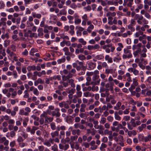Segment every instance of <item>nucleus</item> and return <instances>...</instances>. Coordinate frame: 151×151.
Segmentation results:
<instances>
[{
  "label": "nucleus",
  "instance_id": "obj_25",
  "mask_svg": "<svg viewBox=\"0 0 151 151\" xmlns=\"http://www.w3.org/2000/svg\"><path fill=\"white\" fill-rule=\"evenodd\" d=\"M109 91V89H106L105 90L106 93H101V96L103 97H105L106 96V97L107 96H109V93H108Z\"/></svg>",
  "mask_w": 151,
  "mask_h": 151
},
{
  "label": "nucleus",
  "instance_id": "obj_29",
  "mask_svg": "<svg viewBox=\"0 0 151 151\" xmlns=\"http://www.w3.org/2000/svg\"><path fill=\"white\" fill-rule=\"evenodd\" d=\"M132 57V55L131 53H129L128 54L123 55L122 56V58L124 59L127 58H129Z\"/></svg>",
  "mask_w": 151,
  "mask_h": 151
},
{
  "label": "nucleus",
  "instance_id": "obj_48",
  "mask_svg": "<svg viewBox=\"0 0 151 151\" xmlns=\"http://www.w3.org/2000/svg\"><path fill=\"white\" fill-rule=\"evenodd\" d=\"M37 51V49H32L29 52V54L31 55H34V53Z\"/></svg>",
  "mask_w": 151,
  "mask_h": 151
},
{
  "label": "nucleus",
  "instance_id": "obj_7",
  "mask_svg": "<svg viewBox=\"0 0 151 151\" xmlns=\"http://www.w3.org/2000/svg\"><path fill=\"white\" fill-rule=\"evenodd\" d=\"M96 63L91 62L88 61L86 64V66L88 68V69L89 70L93 69L96 67Z\"/></svg>",
  "mask_w": 151,
  "mask_h": 151
},
{
  "label": "nucleus",
  "instance_id": "obj_60",
  "mask_svg": "<svg viewBox=\"0 0 151 151\" xmlns=\"http://www.w3.org/2000/svg\"><path fill=\"white\" fill-rule=\"evenodd\" d=\"M16 135V133L14 131H12L10 132V136L13 138L15 137Z\"/></svg>",
  "mask_w": 151,
  "mask_h": 151
},
{
  "label": "nucleus",
  "instance_id": "obj_54",
  "mask_svg": "<svg viewBox=\"0 0 151 151\" xmlns=\"http://www.w3.org/2000/svg\"><path fill=\"white\" fill-rule=\"evenodd\" d=\"M139 140L140 141H144L145 137L142 135H139L138 136Z\"/></svg>",
  "mask_w": 151,
  "mask_h": 151
},
{
  "label": "nucleus",
  "instance_id": "obj_64",
  "mask_svg": "<svg viewBox=\"0 0 151 151\" xmlns=\"http://www.w3.org/2000/svg\"><path fill=\"white\" fill-rule=\"evenodd\" d=\"M17 93L16 91H14V92L12 93L11 94V97L12 98H14L17 95Z\"/></svg>",
  "mask_w": 151,
  "mask_h": 151
},
{
  "label": "nucleus",
  "instance_id": "obj_47",
  "mask_svg": "<svg viewBox=\"0 0 151 151\" xmlns=\"http://www.w3.org/2000/svg\"><path fill=\"white\" fill-rule=\"evenodd\" d=\"M104 58V56L102 55H98L96 56V59L98 60L103 59Z\"/></svg>",
  "mask_w": 151,
  "mask_h": 151
},
{
  "label": "nucleus",
  "instance_id": "obj_6",
  "mask_svg": "<svg viewBox=\"0 0 151 151\" xmlns=\"http://www.w3.org/2000/svg\"><path fill=\"white\" fill-rule=\"evenodd\" d=\"M60 109L58 108H56L54 111L51 112V114L52 116H55L57 117H59L60 116Z\"/></svg>",
  "mask_w": 151,
  "mask_h": 151
},
{
  "label": "nucleus",
  "instance_id": "obj_27",
  "mask_svg": "<svg viewBox=\"0 0 151 151\" xmlns=\"http://www.w3.org/2000/svg\"><path fill=\"white\" fill-rule=\"evenodd\" d=\"M125 77L127 78V80L128 82L132 81L131 75L129 73H127L125 75Z\"/></svg>",
  "mask_w": 151,
  "mask_h": 151
},
{
  "label": "nucleus",
  "instance_id": "obj_17",
  "mask_svg": "<svg viewBox=\"0 0 151 151\" xmlns=\"http://www.w3.org/2000/svg\"><path fill=\"white\" fill-rule=\"evenodd\" d=\"M122 103L121 102L118 101L116 103V105L114 106V109L115 110H118L120 109Z\"/></svg>",
  "mask_w": 151,
  "mask_h": 151
},
{
  "label": "nucleus",
  "instance_id": "obj_37",
  "mask_svg": "<svg viewBox=\"0 0 151 151\" xmlns=\"http://www.w3.org/2000/svg\"><path fill=\"white\" fill-rule=\"evenodd\" d=\"M146 126V125L145 124H142L141 126H140L138 127V129L140 132L142 131L143 129L145 128Z\"/></svg>",
  "mask_w": 151,
  "mask_h": 151
},
{
  "label": "nucleus",
  "instance_id": "obj_24",
  "mask_svg": "<svg viewBox=\"0 0 151 151\" xmlns=\"http://www.w3.org/2000/svg\"><path fill=\"white\" fill-rule=\"evenodd\" d=\"M136 49L137 50L133 53L135 57L138 54H141V48H137Z\"/></svg>",
  "mask_w": 151,
  "mask_h": 151
},
{
  "label": "nucleus",
  "instance_id": "obj_26",
  "mask_svg": "<svg viewBox=\"0 0 151 151\" xmlns=\"http://www.w3.org/2000/svg\"><path fill=\"white\" fill-rule=\"evenodd\" d=\"M50 134L52 138H54L58 136L59 132L58 131H55L51 133Z\"/></svg>",
  "mask_w": 151,
  "mask_h": 151
},
{
  "label": "nucleus",
  "instance_id": "obj_46",
  "mask_svg": "<svg viewBox=\"0 0 151 151\" xmlns=\"http://www.w3.org/2000/svg\"><path fill=\"white\" fill-rule=\"evenodd\" d=\"M104 133L105 135L108 134L111 135L112 134V132L111 131H109L108 129H105L104 131Z\"/></svg>",
  "mask_w": 151,
  "mask_h": 151
},
{
  "label": "nucleus",
  "instance_id": "obj_15",
  "mask_svg": "<svg viewBox=\"0 0 151 151\" xmlns=\"http://www.w3.org/2000/svg\"><path fill=\"white\" fill-rule=\"evenodd\" d=\"M136 151H145L146 148L144 147H141L139 145H137L135 147Z\"/></svg>",
  "mask_w": 151,
  "mask_h": 151
},
{
  "label": "nucleus",
  "instance_id": "obj_35",
  "mask_svg": "<svg viewBox=\"0 0 151 151\" xmlns=\"http://www.w3.org/2000/svg\"><path fill=\"white\" fill-rule=\"evenodd\" d=\"M51 150L53 151H58V146L56 144H54L53 146L51 147Z\"/></svg>",
  "mask_w": 151,
  "mask_h": 151
},
{
  "label": "nucleus",
  "instance_id": "obj_63",
  "mask_svg": "<svg viewBox=\"0 0 151 151\" xmlns=\"http://www.w3.org/2000/svg\"><path fill=\"white\" fill-rule=\"evenodd\" d=\"M76 94H77V96H76V97H80L82 96V92L80 91H76Z\"/></svg>",
  "mask_w": 151,
  "mask_h": 151
},
{
  "label": "nucleus",
  "instance_id": "obj_58",
  "mask_svg": "<svg viewBox=\"0 0 151 151\" xmlns=\"http://www.w3.org/2000/svg\"><path fill=\"white\" fill-rule=\"evenodd\" d=\"M139 76L141 78V80L142 82H143L144 81V76L143 75V73L142 71H141L140 73Z\"/></svg>",
  "mask_w": 151,
  "mask_h": 151
},
{
  "label": "nucleus",
  "instance_id": "obj_1",
  "mask_svg": "<svg viewBox=\"0 0 151 151\" xmlns=\"http://www.w3.org/2000/svg\"><path fill=\"white\" fill-rule=\"evenodd\" d=\"M134 19L137 20V23L139 24H142L143 23L144 24L148 23V21L142 15L136 14L134 17Z\"/></svg>",
  "mask_w": 151,
  "mask_h": 151
},
{
  "label": "nucleus",
  "instance_id": "obj_51",
  "mask_svg": "<svg viewBox=\"0 0 151 151\" xmlns=\"http://www.w3.org/2000/svg\"><path fill=\"white\" fill-rule=\"evenodd\" d=\"M133 25L129 24L127 26L128 29H130L132 32H134L135 30L134 28L133 27Z\"/></svg>",
  "mask_w": 151,
  "mask_h": 151
},
{
  "label": "nucleus",
  "instance_id": "obj_44",
  "mask_svg": "<svg viewBox=\"0 0 151 151\" xmlns=\"http://www.w3.org/2000/svg\"><path fill=\"white\" fill-rule=\"evenodd\" d=\"M143 34V32L142 31L139 30L135 34V36L136 37H139L140 35H142Z\"/></svg>",
  "mask_w": 151,
  "mask_h": 151
},
{
  "label": "nucleus",
  "instance_id": "obj_59",
  "mask_svg": "<svg viewBox=\"0 0 151 151\" xmlns=\"http://www.w3.org/2000/svg\"><path fill=\"white\" fill-rule=\"evenodd\" d=\"M99 63H100L101 64L103 68H107L108 67L107 63L105 62H103L102 63H101V62H100Z\"/></svg>",
  "mask_w": 151,
  "mask_h": 151
},
{
  "label": "nucleus",
  "instance_id": "obj_61",
  "mask_svg": "<svg viewBox=\"0 0 151 151\" xmlns=\"http://www.w3.org/2000/svg\"><path fill=\"white\" fill-rule=\"evenodd\" d=\"M86 11H90L91 10V6L90 5H88L86 7H85L83 8Z\"/></svg>",
  "mask_w": 151,
  "mask_h": 151
},
{
  "label": "nucleus",
  "instance_id": "obj_53",
  "mask_svg": "<svg viewBox=\"0 0 151 151\" xmlns=\"http://www.w3.org/2000/svg\"><path fill=\"white\" fill-rule=\"evenodd\" d=\"M33 94L36 96H38L39 94V93L37 89L36 88H35L33 91Z\"/></svg>",
  "mask_w": 151,
  "mask_h": 151
},
{
  "label": "nucleus",
  "instance_id": "obj_36",
  "mask_svg": "<svg viewBox=\"0 0 151 151\" xmlns=\"http://www.w3.org/2000/svg\"><path fill=\"white\" fill-rule=\"evenodd\" d=\"M114 117L116 119L120 120L121 119V117L119 115L118 112L116 111L114 113Z\"/></svg>",
  "mask_w": 151,
  "mask_h": 151
},
{
  "label": "nucleus",
  "instance_id": "obj_2",
  "mask_svg": "<svg viewBox=\"0 0 151 151\" xmlns=\"http://www.w3.org/2000/svg\"><path fill=\"white\" fill-rule=\"evenodd\" d=\"M41 117H44L45 118V124L46 125L50 122H52L53 121L54 118L53 117H49V116L46 115V114L45 112H43L41 114Z\"/></svg>",
  "mask_w": 151,
  "mask_h": 151
},
{
  "label": "nucleus",
  "instance_id": "obj_43",
  "mask_svg": "<svg viewBox=\"0 0 151 151\" xmlns=\"http://www.w3.org/2000/svg\"><path fill=\"white\" fill-rule=\"evenodd\" d=\"M65 61V57L58 59L57 61L58 64H60L61 63H64Z\"/></svg>",
  "mask_w": 151,
  "mask_h": 151
},
{
  "label": "nucleus",
  "instance_id": "obj_30",
  "mask_svg": "<svg viewBox=\"0 0 151 151\" xmlns=\"http://www.w3.org/2000/svg\"><path fill=\"white\" fill-rule=\"evenodd\" d=\"M50 126L51 129L53 130H55L56 129V126L55 123L52 122L50 124Z\"/></svg>",
  "mask_w": 151,
  "mask_h": 151
},
{
  "label": "nucleus",
  "instance_id": "obj_55",
  "mask_svg": "<svg viewBox=\"0 0 151 151\" xmlns=\"http://www.w3.org/2000/svg\"><path fill=\"white\" fill-rule=\"evenodd\" d=\"M65 133L64 131H61L60 132L59 134V138H61L62 137H64Z\"/></svg>",
  "mask_w": 151,
  "mask_h": 151
},
{
  "label": "nucleus",
  "instance_id": "obj_42",
  "mask_svg": "<svg viewBox=\"0 0 151 151\" xmlns=\"http://www.w3.org/2000/svg\"><path fill=\"white\" fill-rule=\"evenodd\" d=\"M1 37L2 39H4L5 38L8 39L9 38V33H6L5 34L2 35Z\"/></svg>",
  "mask_w": 151,
  "mask_h": 151
},
{
  "label": "nucleus",
  "instance_id": "obj_33",
  "mask_svg": "<svg viewBox=\"0 0 151 151\" xmlns=\"http://www.w3.org/2000/svg\"><path fill=\"white\" fill-rule=\"evenodd\" d=\"M78 42L83 45H86L87 43L84 40V39L83 38L79 39L78 40Z\"/></svg>",
  "mask_w": 151,
  "mask_h": 151
},
{
  "label": "nucleus",
  "instance_id": "obj_11",
  "mask_svg": "<svg viewBox=\"0 0 151 151\" xmlns=\"http://www.w3.org/2000/svg\"><path fill=\"white\" fill-rule=\"evenodd\" d=\"M59 147L60 150L65 151L67 150L69 147V145L68 144H65L64 145L60 143L59 144Z\"/></svg>",
  "mask_w": 151,
  "mask_h": 151
},
{
  "label": "nucleus",
  "instance_id": "obj_18",
  "mask_svg": "<svg viewBox=\"0 0 151 151\" xmlns=\"http://www.w3.org/2000/svg\"><path fill=\"white\" fill-rule=\"evenodd\" d=\"M74 27V26L73 25H71L70 26V30L69 31V33L71 35H73L75 33Z\"/></svg>",
  "mask_w": 151,
  "mask_h": 151
},
{
  "label": "nucleus",
  "instance_id": "obj_16",
  "mask_svg": "<svg viewBox=\"0 0 151 151\" xmlns=\"http://www.w3.org/2000/svg\"><path fill=\"white\" fill-rule=\"evenodd\" d=\"M105 60L107 61L109 63H111L113 62L112 58L110 57L109 55H106L105 57Z\"/></svg>",
  "mask_w": 151,
  "mask_h": 151
},
{
  "label": "nucleus",
  "instance_id": "obj_32",
  "mask_svg": "<svg viewBox=\"0 0 151 151\" xmlns=\"http://www.w3.org/2000/svg\"><path fill=\"white\" fill-rule=\"evenodd\" d=\"M52 78H53V80H57L58 81H60L61 79V76L60 75H55L52 77Z\"/></svg>",
  "mask_w": 151,
  "mask_h": 151
},
{
  "label": "nucleus",
  "instance_id": "obj_4",
  "mask_svg": "<svg viewBox=\"0 0 151 151\" xmlns=\"http://www.w3.org/2000/svg\"><path fill=\"white\" fill-rule=\"evenodd\" d=\"M132 68H128V70L129 72H132L135 76L138 75L139 74V71L136 69L137 67V65L135 63H133L132 65Z\"/></svg>",
  "mask_w": 151,
  "mask_h": 151
},
{
  "label": "nucleus",
  "instance_id": "obj_56",
  "mask_svg": "<svg viewBox=\"0 0 151 151\" xmlns=\"http://www.w3.org/2000/svg\"><path fill=\"white\" fill-rule=\"evenodd\" d=\"M81 20L78 18H76L75 19L74 23L76 24H78L81 23Z\"/></svg>",
  "mask_w": 151,
  "mask_h": 151
},
{
  "label": "nucleus",
  "instance_id": "obj_31",
  "mask_svg": "<svg viewBox=\"0 0 151 151\" xmlns=\"http://www.w3.org/2000/svg\"><path fill=\"white\" fill-rule=\"evenodd\" d=\"M151 140V135L149 134L147 136L145 137L144 141L147 142L148 141H150Z\"/></svg>",
  "mask_w": 151,
  "mask_h": 151
},
{
  "label": "nucleus",
  "instance_id": "obj_23",
  "mask_svg": "<svg viewBox=\"0 0 151 151\" xmlns=\"http://www.w3.org/2000/svg\"><path fill=\"white\" fill-rule=\"evenodd\" d=\"M60 83L62 84L63 86L65 88L68 87L69 85L68 80H67L66 81H63L62 80V81H60Z\"/></svg>",
  "mask_w": 151,
  "mask_h": 151
},
{
  "label": "nucleus",
  "instance_id": "obj_39",
  "mask_svg": "<svg viewBox=\"0 0 151 151\" xmlns=\"http://www.w3.org/2000/svg\"><path fill=\"white\" fill-rule=\"evenodd\" d=\"M78 138V136L76 135L71 136L70 137V140L71 142H73V141L76 140Z\"/></svg>",
  "mask_w": 151,
  "mask_h": 151
},
{
  "label": "nucleus",
  "instance_id": "obj_34",
  "mask_svg": "<svg viewBox=\"0 0 151 151\" xmlns=\"http://www.w3.org/2000/svg\"><path fill=\"white\" fill-rule=\"evenodd\" d=\"M38 129V127L33 126L32 127V128L31 129L30 132L31 134H34L35 133V131Z\"/></svg>",
  "mask_w": 151,
  "mask_h": 151
},
{
  "label": "nucleus",
  "instance_id": "obj_12",
  "mask_svg": "<svg viewBox=\"0 0 151 151\" xmlns=\"http://www.w3.org/2000/svg\"><path fill=\"white\" fill-rule=\"evenodd\" d=\"M54 139H50L48 140H46L44 143V145L48 147H50L51 146V143L53 144Z\"/></svg>",
  "mask_w": 151,
  "mask_h": 151
},
{
  "label": "nucleus",
  "instance_id": "obj_50",
  "mask_svg": "<svg viewBox=\"0 0 151 151\" xmlns=\"http://www.w3.org/2000/svg\"><path fill=\"white\" fill-rule=\"evenodd\" d=\"M6 52L8 54H9L10 56H12L14 55V52H11L8 48L6 49Z\"/></svg>",
  "mask_w": 151,
  "mask_h": 151
},
{
  "label": "nucleus",
  "instance_id": "obj_62",
  "mask_svg": "<svg viewBox=\"0 0 151 151\" xmlns=\"http://www.w3.org/2000/svg\"><path fill=\"white\" fill-rule=\"evenodd\" d=\"M27 145V144H26L24 142H20L19 143V145L20 147L21 148L25 146H26Z\"/></svg>",
  "mask_w": 151,
  "mask_h": 151
},
{
  "label": "nucleus",
  "instance_id": "obj_41",
  "mask_svg": "<svg viewBox=\"0 0 151 151\" xmlns=\"http://www.w3.org/2000/svg\"><path fill=\"white\" fill-rule=\"evenodd\" d=\"M90 142H83L81 145L82 146H84L86 148H88L90 147Z\"/></svg>",
  "mask_w": 151,
  "mask_h": 151
},
{
  "label": "nucleus",
  "instance_id": "obj_13",
  "mask_svg": "<svg viewBox=\"0 0 151 151\" xmlns=\"http://www.w3.org/2000/svg\"><path fill=\"white\" fill-rule=\"evenodd\" d=\"M74 127L75 129L79 128L81 129H86V127L80 123H76L74 124Z\"/></svg>",
  "mask_w": 151,
  "mask_h": 151
},
{
  "label": "nucleus",
  "instance_id": "obj_40",
  "mask_svg": "<svg viewBox=\"0 0 151 151\" xmlns=\"http://www.w3.org/2000/svg\"><path fill=\"white\" fill-rule=\"evenodd\" d=\"M113 70L112 69H106L105 70V73L107 74L109 73H112L113 72Z\"/></svg>",
  "mask_w": 151,
  "mask_h": 151
},
{
  "label": "nucleus",
  "instance_id": "obj_38",
  "mask_svg": "<svg viewBox=\"0 0 151 151\" xmlns=\"http://www.w3.org/2000/svg\"><path fill=\"white\" fill-rule=\"evenodd\" d=\"M28 91L27 90H25L24 91V95L23 96V97L24 98L27 99L29 97V95L28 93Z\"/></svg>",
  "mask_w": 151,
  "mask_h": 151
},
{
  "label": "nucleus",
  "instance_id": "obj_22",
  "mask_svg": "<svg viewBox=\"0 0 151 151\" xmlns=\"http://www.w3.org/2000/svg\"><path fill=\"white\" fill-rule=\"evenodd\" d=\"M27 70L29 71H30L31 70H35L36 69V67L35 65H32V66H29L27 68Z\"/></svg>",
  "mask_w": 151,
  "mask_h": 151
},
{
  "label": "nucleus",
  "instance_id": "obj_28",
  "mask_svg": "<svg viewBox=\"0 0 151 151\" xmlns=\"http://www.w3.org/2000/svg\"><path fill=\"white\" fill-rule=\"evenodd\" d=\"M142 45V44L141 43H139L137 45H134L133 46L132 49L133 50H134L137 48H141Z\"/></svg>",
  "mask_w": 151,
  "mask_h": 151
},
{
  "label": "nucleus",
  "instance_id": "obj_20",
  "mask_svg": "<svg viewBox=\"0 0 151 151\" xmlns=\"http://www.w3.org/2000/svg\"><path fill=\"white\" fill-rule=\"evenodd\" d=\"M107 147V145L105 143H102L101 144L99 149L101 151H103L105 150V148H106Z\"/></svg>",
  "mask_w": 151,
  "mask_h": 151
},
{
  "label": "nucleus",
  "instance_id": "obj_52",
  "mask_svg": "<svg viewBox=\"0 0 151 151\" xmlns=\"http://www.w3.org/2000/svg\"><path fill=\"white\" fill-rule=\"evenodd\" d=\"M44 118V117H41L40 116V119L39 120V122L41 125H42L45 123V120Z\"/></svg>",
  "mask_w": 151,
  "mask_h": 151
},
{
  "label": "nucleus",
  "instance_id": "obj_49",
  "mask_svg": "<svg viewBox=\"0 0 151 151\" xmlns=\"http://www.w3.org/2000/svg\"><path fill=\"white\" fill-rule=\"evenodd\" d=\"M93 124L94 125V127L96 129H97L98 128H97V127H98V126H99L98 125V122L97 120H96L95 119V120L93 121Z\"/></svg>",
  "mask_w": 151,
  "mask_h": 151
},
{
  "label": "nucleus",
  "instance_id": "obj_5",
  "mask_svg": "<svg viewBox=\"0 0 151 151\" xmlns=\"http://www.w3.org/2000/svg\"><path fill=\"white\" fill-rule=\"evenodd\" d=\"M87 24L88 25H89L87 29V31L88 32L90 33L94 28V26L92 24V22L90 20L87 21Z\"/></svg>",
  "mask_w": 151,
  "mask_h": 151
},
{
  "label": "nucleus",
  "instance_id": "obj_21",
  "mask_svg": "<svg viewBox=\"0 0 151 151\" xmlns=\"http://www.w3.org/2000/svg\"><path fill=\"white\" fill-rule=\"evenodd\" d=\"M68 83L70 85L71 87L73 88L75 87V84L74 83V80L73 79H70L68 81Z\"/></svg>",
  "mask_w": 151,
  "mask_h": 151
},
{
  "label": "nucleus",
  "instance_id": "obj_9",
  "mask_svg": "<svg viewBox=\"0 0 151 151\" xmlns=\"http://www.w3.org/2000/svg\"><path fill=\"white\" fill-rule=\"evenodd\" d=\"M90 146L89 150H96L98 147L97 145H95V142L94 140H93L90 142Z\"/></svg>",
  "mask_w": 151,
  "mask_h": 151
},
{
  "label": "nucleus",
  "instance_id": "obj_14",
  "mask_svg": "<svg viewBox=\"0 0 151 151\" xmlns=\"http://www.w3.org/2000/svg\"><path fill=\"white\" fill-rule=\"evenodd\" d=\"M3 143L5 146L8 145L9 143V141L4 137L1 138L0 139V143Z\"/></svg>",
  "mask_w": 151,
  "mask_h": 151
},
{
  "label": "nucleus",
  "instance_id": "obj_45",
  "mask_svg": "<svg viewBox=\"0 0 151 151\" xmlns=\"http://www.w3.org/2000/svg\"><path fill=\"white\" fill-rule=\"evenodd\" d=\"M78 58L81 60H83L86 59V57L85 55L82 54L79 55L78 56Z\"/></svg>",
  "mask_w": 151,
  "mask_h": 151
},
{
  "label": "nucleus",
  "instance_id": "obj_8",
  "mask_svg": "<svg viewBox=\"0 0 151 151\" xmlns=\"http://www.w3.org/2000/svg\"><path fill=\"white\" fill-rule=\"evenodd\" d=\"M73 76V75L69 72L67 76L63 75L62 76V80L63 81H68L70 79V78L71 79L72 78Z\"/></svg>",
  "mask_w": 151,
  "mask_h": 151
},
{
  "label": "nucleus",
  "instance_id": "obj_3",
  "mask_svg": "<svg viewBox=\"0 0 151 151\" xmlns=\"http://www.w3.org/2000/svg\"><path fill=\"white\" fill-rule=\"evenodd\" d=\"M114 139L115 141L117 142V144L122 147L124 146V138L122 136L119 135L117 137H114Z\"/></svg>",
  "mask_w": 151,
  "mask_h": 151
},
{
  "label": "nucleus",
  "instance_id": "obj_19",
  "mask_svg": "<svg viewBox=\"0 0 151 151\" xmlns=\"http://www.w3.org/2000/svg\"><path fill=\"white\" fill-rule=\"evenodd\" d=\"M63 50L65 52V55H66L69 56L71 54L69 52L68 48L67 47H64L63 49Z\"/></svg>",
  "mask_w": 151,
  "mask_h": 151
},
{
  "label": "nucleus",
  "instance_id": "obj_10",
  "mask_svg": "<svg viewBox=\"0 0 151 151\" xmlns=\"http://www.w3.org/2000/svg\"><path fill=\"white\" fill-rule=\"evenodd\" d=\"M133 0H124L123 5L124 6H127L131 7L132 4Z\"/></svg>",
  "mask_w": 151,
  "mask_h": 151
},
{
  "label": "nucleus",
  "instance_id": "obj_57",
  "mask_svg": "<svg viewBox=\"0 0 151 151\" xmlns=\"http://www.w3.org/2000/svg\"><path fill=\"white\" fill-rule=\"evenodd\" d=\"M60 37L63 39H66L68 40L69 39V37L67 35H65L63 34H62L60 35Z\"/></svg>",
  "mask_w": 151,
  "mask_h": 151
}]
</instances>
